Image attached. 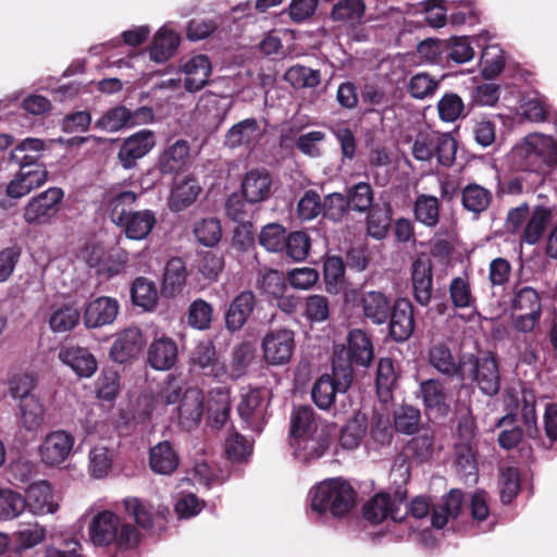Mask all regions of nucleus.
<instances>
[{"label": "nucleus", "mask_w": 557, "mask_h": 557, "mask_svg": "<svg viewBox=\"0 0 557 557\" xmlns=\"http://www.w3.org/2000/svg\"><path fill=\"white\" fill-rule=\"evenodd\" d=\"M120 311L115 298L100 296L86 302L83 313L84 324L88 329H97L112 324Z\"/></svg>", "instance_id": "obj_16"}, {"label": "nucleus", "mask_w": 557, "mask_h": 557, "mask_svg": "<svg viewBox=\"0 0 557 557\" xmlns=\"http://www.w3.org/2000/svg\"><path fill=\"white\" fill-rule=\"evenodd\" d=\"M413 296L421 306H426L432 297L433 275L430 258L423 256L411 265Z\"/></svg>", "instance_id": "obj_23"}, {"label": "nucleus", "mask_w": 557, "mask_h": 557, "mask_svg": "<svg viewBox=\"0 0 557 557\" xmlns=\"http://www.w3.org/2000/svg\"><path fill=\"white\" fill-rule=\"evenodd\" d=\"M178 44V35L175 32L162 27L153 37L150 47L151 60L158 63L169 60L174 54Z\"/></svg>", "instance_id": "obj_42"}, {"label": "nucleus", "mask_w": 557, "mask_h": 557, "mask_svg": "<svg viewBox=\"0 0 557 557\" xmlns=\"http://www.w3.org/2000/svg\"><path fill=\"white\" fill-rule=\"evenodd\" d=\"M284 77L295 88H313L320 84V73L302 65L289 67Z\"/></svg>", "instance_id": "obj_58"}, {"label": "nucleus", "mask_w": 557, "mask_h": 557, "mask_svg": "<svg viewBox=\"0 0 557 557\" xmlns=\"http://www.w3.org/2000/svg\"><path fill=\"white\" fill-rule=\"evenodd\" d=\"M509 160L518 170L541 172L557 164V141L549 135L531 133L513 146Z\"/></svg>", "instance_id": "obj_1"}, {"label": "nucleus", "mask_w": 557, "mask_h": 557, "mask_svg": "<svg viewBox=\"0 0 557 557\" xmlns=\"http://www.w3.org/2000/svg\"><path fill=\"white\" fill-rule=\"evenodd\" d=\"M45 149V143L38 138H26L13 151L12 157L22 165L35 163Z\"/></svg>", "instance_id": "obj_59"}, {"label": "nucleus", "mask_w": 557, "mask_h": 557, "mask_svg": "<svg viewBox=\"0 0 557 557\" xmlns=\"http://www.w3.org/2000/svg\"><path fill=\"white\" fill-rule=\"evenodd\" d=\"M205 407L208 418L215 426H222L228 419L232 400L231 391L226 386H219L208 392Z\"/></svg>", "instance_id": "obj_30"}, {"label": "nucleus", "mask_w": 557, "mask_h": 557, "mask_svg": "<svg viewBox=\"0 0 557 557\" xmlns=\"http://www.w3.org/2000/svg\"><path fill=\"white\" fill-rule=\"evenodd\" d=\"M355 491L341 479H331L319 483L311 498L312 510L322 513L331 511L333 516L346 515L355 504Z\"/></svg>", "instance_id": "obj_3"}, {"label": "nucleus", "mask_w": 557, "mask_h": 557, "mask_svg": "<svg viewBox=\"0 0 557 557\" xmlns=\"http://www.w3.org/2000/svg\"><path fill=\"white\" fill-rule=\"evenodd\" d=\"M261 347L263 359L269 366H285L295 352V333L289 329L270 331L262 338Z\"/></svg>", "instance_id": "obj_9"}, {"label": "nucleus", "mask_w": 557, "mask_h": 557, "mask_svg": "<svg viewBox=\"0 0 557 557\" xmlns=\"http://www.w3.org/2000/svg\"><path fill=\"white\" fill-rule=\"evenodd\" d=\"M194 234L201 245L213 247L222 237L220 221L214 218L202 219L195 224Z\"/></svg>", "instance_id": "obj_56"}, {"label": "nucleus", "mask_w": 557, "mask_h": 557, "mask_svg": "<svg viewBox=\"0 0 557 557\" xmlns=\"http://www.w3.org/2000/svg\"><path fill=\"white\" fill-rule=\"evenodd\" d=\"M405 494L396 492L394 495L379 493L364 506V518L372 523H381L391 518L395 522L403 521L408 515V505Z\"/></svg>", "instance_id": "obj_8"}, {"label": "nucleus", "mask_w": 557, "mask_h": 557, "mask_svg": "<svg viewBox=\"0 0 557 557\" xmlns=\"http://www.w3.org/2000/svg\"><path fill=\"white\" fill-rule=\"evenodd\" d=\"M46 528L38 524H29L13 533V541L17 552L27 550L42 543L46 539Z\"/></svg>", "instance_id": "obj_52"}, {"label": "nucleus", "mask_w": 557, "mask_h": 557, "mask_svg": "<svg viewBox=\"0 0 557 557\" xmlns=\"http://www.w3.org/2000/svg\"><path fill=\"white\" fill-rule=\"evenodd\" d=\"M190 366L203 375L212 376L219 381L233 379L236 374H230L225 364L216 356L215 347L210 342L199 343L191 352Z\"/></svg>", "instance_id": "obj_13"}, {"label": "nucleus", "mask_w": 557, "mask_h": 557, "mask_svg": "<svg viewBox=\"0 0 557 557\" xmlns=\"http://www.w3.org/2000/svg\"><path fill=\"white\" fill-rule=\"evenodd\" d=\"M163 411L153 393H141L133 407V418L138 422L150 419L153 414H162Z\"/></svg>", "instance_id": "obj_63"}, {"label": "nucleus", "mask_w": 557, "mask_h": 557, "mask_svg": "<svg viewBox=\"0 0 557 557\" xmlns=\"http://www.w3.org/2000/svg\"><path fill=\"white\" fill-rule=\"evenodd\" d=\"M201 187L194 177H186L172 190L170 207L181 211L190 206L199 196Z\"/></svg>", "instance_id": "obj_45"}, {"label": "nucleus", "mask_w": 557, "mask_h": 557, "mask_svg": "<svg viewBox=\"0 0 557 557\" xmlns=\"http://www.w3.org/2000/svg\"><path fill=\"white\" fill-rule=\"evenodd\" d=\"M47 181V171L42 165L28 169L22 165L20 173L9 183L7 193L12 198H21Z\"/></svg>", "instance_id": "obj_27"}, {"label": "nucleus", "mask_w": 557, "mask_h": 557, "mask_svg": "<svg viewBox=\"0 0 557 557\" xmlns=\"http://www.w3.org/2000/svg\"><path fill=\"white\" fill-rule=\"evenodd\" d=\"M180 463V458L168 441H163L151 447L149 453V466L151 470L159 474H171Z\"/></svg>", "instance_id": "obj_37"}, {"label": "nucleus", "mask_w": 557, "mask_h": 557, "mask_svg": "<svg viewBox=\"0 0 557 557\" xmlns=\"http://www.w3.org/2000/svg\"><path fill=\"white\" fill-rule=\"evenodd\" d=\"M462 505V493L451 491L443 505L433 508L432 525L437 529L445 527L449 518H455L460 511Z\"/></svg>", "instance_id": "obj_48"}, {"label": "nucleus", "mask_w": 557, "mask_h": 557, "mask_svg": "<svg viewBox=\"0 0 557 557\" xmlns=\"http://www.w3.org/2000/svg\"><path fill=\"white\" fill-rule=\"evenodd\" d=\"M25 510L24 497L12 490H0V520L8 521Z\"/></svg>", "instance_id": "obj_55"}, {"label": "nucleus", "mask_w": 557, "mask_h": 557, "mask_svg": "<svg viewBox=\"0 0 557 557\" xmlns=\"http://www.w3.org/2000/svg\"><path fill=\"white\" fill-rule=\"evenodd\" d=\"M24 502L25 508L34 515L52 513L58 509V505L52 499L51 486L45 481L29 485Z\"/></svg>", "instance_id": "obj_32"}, {"label": "nucleus", "mask_w": 557, "mask_h": 557, "mask_svg": "<svg viewBox=\"0 0 557 557\" xmlns=\"http://www.w3.org/2000/svg\"><path fill=\"white\" fill-rule=\"evenodd\" d=\"M255 307V295L251 292L240 293L230 305L225 314L228 330L237 331L246 323Z\"/></svg>", "instance_id": "obj_40"}, {"label": "nucleus", "mask_w": 557, "mask_h": 557, "mask_svg": "<svg viewBox=\"0 0 557 557\" xmlns=\"http://www.w3.org/2000/svg\"><path fill=\"white\" fill-rule=\"evenodd\" d=\"M213 309L203 299L193 301L188 309V324L197 330H208L211 325Z\"/></svg>", "instance_id": "obj_62"}, {"label": "nucleus", "mask_w": 557, "mask_h": 557, "mask_svg": "<svg viewBox=\"0 0 557 557\" xmlns=\"http://www.w3.org/2000/svg\"><path fill=\"white\" fill-rule=\"evenodd\" d=\"M131 111L125 107H115L104 112L95 123L99 129L115 133L129 126Z\"/></svg>", "instance_id": "obj_51"}, {"label": "nucleus", "mask_w": 557, "mask_h": 557, "mask_svg": "<svg viewBox=\"0 0 557 557\" xmlns=\"http://www.w3.org/2000/svg\"><path fill=\"white\" fill-rule=\"evenodd\" d=\"M154 146V133L150 129H141L124 139L117 152V159L123 169H133L137 160L148 154Z\"/></svg>", "instance_id": "obj_15"}, {"label": "nucleus", "mask_w": 557, "mask_h": 557, "mask_svg": "<svg viewBox=\"0 0 557 557\" xmlns=\"http://www.w3.org/2000/svg\"><path fill=\"white\" fill-rule=\"evenodd\" d=\"M37 386V379L29 373L15 374L9 382V393L14 399L23 401L36 397L33 391Z\"/></svg>", "instance_id": "obj_64"}, {"label": "nucleus", "mask_w": 557, "mask_h": 557, "mask_svg": "<svg viewBox=\"0 0 557 557\" xmlns=\"http://www.w3.org/2000/svg\"><path fill=\"white\" fill-rule=\"evenodd\" d=\"M74 436L64 430L49 432L38 447V454L42 463L49 467H58L65 462L73 451Z\"/></svg>", "instance_id": "obj_10"}, {"label": "nucleus", "mask_w": 557, "mask_h": 557, "mask_svg": "<svg viewBox=\"0 0 557 557\" xmlns=\"http://www.w3.org/2000/svg\"><path fill=\"white\" fill-rule=\"evenodd\" d=\"M113 455L104 446H95L89 451V472L96 479L104 478L112 466Z\"/></svg>", "instance_id": "obj_61"}, {"label": "nucleus", "mask_w": 557, "mask_h": 557, "mask_svg": "<svg viewBox=\"0 0 557 557\" xmlns=\"http://www.w3.org/2000/svg\"><path fill=\"white\" fill-rule=\"evenodd\" d=\"M429 362L440 373L447 376H461V357L456 361L449 347L444 343H435L429 349Z\"/></svg>", "instance_id": "obj_38"}, {"label": "nucleus", "mask_w": 557, "mask_h": 557, "mask_svg": "<svg viewBox=\"0 0 557 557\" xmlns=\"http://www.w3.org/2000/svg\"><path fill=\"white\" fill-rule=\"evenodd\" d=\"M286 231L277 223H270L262 227L259 234V243L267 250L277 252L284 249Z\"/></svg>", "instance_id": "obj_60"}, {"label": "nucleus", "mask_w": 557, "mask_h": 557, "mask_svg": "<svg viewBox=\"0 0 557 557\" xmlns=\"http://www.w3.org/2000/svg\"><path fill=\"white\" fill-rule=\"evenodd\" d=\"M91 541L98 545L115 543L119 547L129 548L139 542V532L129 524L121 522L112 511L104 510L96 515L89 525Z\"/></svg>", "instance_id": "obj_2"}, {"label": "nucleus", "mask_w": 557, "mask_h": 557, "mask_svg": "<svg viewBox=\"0 0 557 557\" xmlns=\"http://www.w3.org/2000/svg\"><path fill=\"white\" fill-rule=\"evenodd\" d=\"M295 458L309 462L323 456L329 447V436L325 431L290 440Z\"/></svg>", "instance_id": "obj_28"}, {"label": "nucleus", "mask_w": 557, "mask_h": 557, "mask_svg": "<svg viewBox=\"0 0 557 557\" xmlns=\"http://www.w3.org/2000/svg\"><path fill=\"white\" fill-rule=\"evenodd\" d=\"M363 0H338L331 11V18L346 27H356L364 22Z\"/></svg>", "instance_id": "obj_36"}, {"label": "nucleus", "mask_w": 557, "mask_h": 557, "mask_svg": "<svg viewBox=\"0 0 557 557\" xmlns=\"http://www.w3.org/2000/svg\"><path fill=\"white\" fill-rule=\"evenodd\" d=\"M189 154V143L178 139L162 150L158 158L157 168L162 174L177 173L187 166Z\"/></svg>", "instance_id": "obj_25"}, {"label": "nucleus", "mask_w": 557, "mask_h": 557, "mask_svg": "<svg viewBox=\"0 0 557 557\" xmlns=\"http://www.w3.org/2000/svg\"><path fill=\"white\" fill-rule=\"evenodd\" d=\"M520 114L531 122H542L548 113L545 98L537 91L527 92L520 102Z\"/></svg>", "instance_id": "obj_49"}, {"label": "nucleus", "mask_w": 557, "mask_h": 557, "mask_svg": "<svg viewBox=\"0 0 557 557\" xmlns=\"http://www.w3.org/2000/svg\"><path fill=\"white\" fill-rule=\"evenodd\" d=\"M419 395L429 413L444 416L449 408V394L444 384L436 379L421 382Z\"/></svg>", "instance_id": "obj_26"}, {"label": "nucleus", "mask_w": 557, "mask_h": 557, "mask_svg": "<svg viewBox=\"0 0 557 557\" xmlns=\"http://www.w3.org/2000/svg\"><path fill=\"white\" fill-rule=\"evenodd\" d=\"M59 359L79 377H90L98 368L96 358L86 348L65 346L59 351Z\"/></svg>", "instance_id": "obj_24"}, {"label": "nucleus", "mask_w": 557, "mask_h": 557, "mask_svg": "<svg viewBox=\"0 0 557 557\" xmlns=\"http://www.w3.org/2000/svg\"><path fill=\"white\" fill-rule=\"evenodd\" d=\"M321 431H324V428L314 418V412L310 407L304 406L295 409L290 420V440Z\"/></svg>", "instance_id": "obj_41"}, {"label": "nucleus", "mask_w": 557, "mask_h": 557, "mask_svg": "<svg viewBox=\"0 0 557 557\" xmlns=\"http://www.w3.org/2000/svg\"><path fill=\"white\" fill-rule=\"evenodd\" d=\"M116 222L131 240H143L149 236L157 224L156 212L149 209L128 211V213Z\"/></svg>", "instance_id": "obj_20"}, {"label": "nucleus", "mask_w": 557, "mask_h": 557, "mask_svg": "<svg viewBox=\"0 0 557 557\" xmlns=\"http://www.w3.org/2000/svg\"><path fill=\"white\" fill-rule=\"evenodd\" d=\"M397 375L394 363L388 358H382L379 361L376 370V389L381 399L386 401L396 384Z\"/></svg>", "instance_id": "obj_53"}, {"label": "nucleus", "mask_w": 557, "mask_h": 557, "mask_svg": "<svg viewBox=\"0 0 557 557\" xmlns=\"http://www.w3.org/2000/svg\"><path fill=\"white\" fill-rule=\"evenodd\" d=\"M440 79L428 73H418L413 75L408 83V91L414 99H426L432 97L437 90Z\"/></svg>", "instance_id": "obj_57"}, {"label": "nucleus", "mask_w": 557, "mask_h": 557, "mask_svg": "<svg viewBox=\"0 0 557 557\" xmlns=\"http://www.w3.org/2000/svg\"><path fill=\"white\" fill-rule=\"evenodd\" d=\"M269 394L263 388H248L240 395L237 411L252 430L260 431L265 422Z\"/></svg>", "instance_id": "obj_12"}, {"label": "nucleus", "mask_w": 557, "mask_h": 557, "mask_svg": "<svg viewBox=\"0 0 557 557\" xmlns=\"http://www.w3.org/2000/svg\"><path fill=\"white\" fill-rule=\"evenodd\" d=\"M449 297L455 308L471 309L465 321H473L479 315L475 310L476 298L472 294L470 281L467 276L454 277L449 284Z\"/></svg>", "instance_id": "obj_35"}, {"label": "nucleus", "mask_w": 557, "mask_h": 557, "mask_svg": "<svg viewBox=\"0 0 557 557\" xmlns=\"http://www.w3.org/2000/svg\"><path fill=\"white\" fill-rule=\"evenodd\" d=\"M347 356L351 363L369 366L373 359L370 337L361 330H352L347 337Z\"/></svg>", "instance_id": "obj_39"}, {"label": "nucleus", "mask_w": 557, "mask_h": 557, "mask_svg": "<svg viewBox=\"0 0 557 557\" xmlns=\"http://www.w3.org/2000/svg\"><path fill=\"white\" fill-rule=\"evenodd\" d=\"M272 178L265 170L248 171L242 182V191L246 201L257 203L270 197Z\"/></svg>", "instance_id": "obj_29"}, {"label": "nucleus", "mask_w": 557, "mask_h": 557, "mask_svg": "<svg viewBox=\"0 0 557 557\" xmlns=\"http://www.w3.org/2000/svg\"><path fill=\"white\" fill-rule=\"evenodd\" d=\"M133 181H123L109 187L103 195V206L108 211L112 222H121L128 211L127 207L134 205L140 191Z\"/></svg>", "instance_id": "obj_11"}, {"label": "nucleus", "mask_w": 557, "mask_h": 557, "mask_svg": "<svg viewBox=\"0 0 557 557\" xmlns=\"http://www.w3.org/2000/svg\"><path fill=\"white\" fill-rule=\"evenodd\" d=\"M144 344V336L139 327H126L116 334L110 349V357L117 363L127 362L140 352Z\"/></svg>", "instance_id": "obj_17"}, {"label": "nucleus", "mask_w": 557, "mask_h": 557, "mask_svg": "<svg viewBox=\"0 0 557 557\" xmlns=\"http://www.w3.org/2000/svg\"><path fill=\"white\" fill-rule=\"evenodd\" d=\"M389 334L397 342L408 339L414 330L413 306L407 298H399L391 307Z\"/></svg>", "instance_id": "obj_21"}, {"label": "nucleus", "mask_w": 557, "mask_h": 557, "mask_svg": "<svg viewBox=\"0 0 557 557\" xmlns=\"http://www.w3.org/2000/svg\"><path fill=\"white\" fill-rule=\"evenodd\" d=\"M180 71L184 74L185 89L189 92H195L207 85L212 65L207 55L197 54L183 60Z\"/></svg>", "instance_id": "obj_18"}, {"label": "nucleus", "mask_w": 557, "mask_h": 557, "mask_svg": "<svg viewBox=\"0 0 557 557\" xmlns=\"http://www.w3.org/2000/svg\"><path fill=\"white\" fill-rule=\"evenodd\" d=\"M79 321V312L71 306L54 309L49 318L50 329L55 333H63L74 329Z\"/></svg>", "instance_id": "obj_54"}, {"label": "nucleus", "mask_w": 557, "mask_h": 557, "mask_svg": "<svg viewBox=\"0 0 557 557\" xmlns=\"http://www.w3.org/2000/svg\"><path fill=\"white\" fill-rule=\"evenodd\" d=\"M63 198L60 188H49L33 198L24 209V219L29 224H44L50 221L59 210Z\"/></svg>", "instance_id": "obj_14"}, {"label": "nucleus", "mask_w": 557, "mask_h": 557, "mask_svg": "<svg viewBox=\"0 0 557 557\" xmlns=\"http://www.w3.org/2000/svg\"><path fill=\"white\" fill-rule=\"evenodd\" d=\"M77 257L89 268L95 269L99 277L106 280L124 273L128 264L126 252L107 253L103 247L96 244H87Z\"/></svg>", "instance_id": "obj_6"}, {"label": "nucleus", "mask_w": 557, "mask_h": 557, "mask_svg": "<svg viewBox=\"0 0 557 557\" xmlns=\"http://www.w3.org/2000/svg\"><path fill=\"white\" fill-rule=\"evenodd\" d=\"M460 372L461 381H475L480 389L488 396L496 395L500 388L498 364L493 356L476 358L473 355H463Z\"/></svg>", "instance_id": "obj_5"}, {"label": "nucleus", "mask_w": 557, "mask_h": 557, "mask_svg": "<svg viewBox=\"0 0 557 557\" xmlns=\"http://www.w3.org/2000/svg\"><path fill=\"white\" fill-rule=\"evenodd\" d=\"M461 200L465 209L473 213H481L490 206L492 194L478 184H470L463 188Z\"/></svg>", "instance_id": "obj_50"}, {"label": "nucleus", "mask_w": 557, "mask_h": 557, "mask_svg": "<svg viewBox=\"0 0 557 557\" xmlns=\"http://www.w3.org/2000/svg\"><path fill=\"white\" fill-rule=\"evenodd\" d=\"M203 411L202 391L197 387L185 388L177 407L180 424L186 430L196 428L201 421Z\"/></svg>", "instance_id": "obj_19"}, {"label": "nucleus", "mask_w": 557, "mask_h": 557, "mask_svg": "<svg viewBox=\"0 0 557 557\" xmlns=\"http://www.w3.org/2000/svg\"><path fill=\"white\" fill-rule=\"evenodd\" d=\"M20 423L28 432H37L45 421V406L38 397L20 401Z\"/></svg>", "instance_id": "obj_43"}, {"label": "nucleus", "mask_w": 557, "mask_h": 557, "mask_svg": "<svg viewBox=\"0 0 557 557\" xmlns=\"http://www.w3.org/2000/svg\"><path fill=\"white\" fill-rule=\"evenodd\" d=\"M413 211L418 222L433 227L440 219V201L435 196L419 195L416 198Z\"/></svg>", "instance_id": "obj_47"}, {"label": "nucleus", "mask_w": 557, "mask_h": 557, "mask_svg": "<svg viewBox=\"0 0 557 557\" xmlns=\"http://www.w3.org/2000/svg\"><path fill=\"white\" fill-rule=\"evenodd\" d=\"M510 310L516 331L521 333L534 331L542 317L539 293L529 286L517 287L510 301Z\"/></svg>", "instance_id": "obj_4"}, {"label": "nucleus", "mask_w": 557, "mask_h": 557, "mask_svg": "<svg viewBox=\"0 0 557 557\" xmlns=\"http://www.w3.org/2000/svg\"><path fill=\"white\" fill-rule=\"evenodd\" d=\"M350 368L333 369L332 374L321 375L312 386L311 397L322 410H327L335 401L337 394L346 393L351 384Z\"/></svg>", "instance_id": "obj_7"}, {"label": "nucleus", "mask_w": 557, "mask_h": 557, "mask_svg": "<svg viewBox=\"0 0 557 557\" xmlns=\"http://www.w3.org/2000/svg\"><path fill=\"white\" fill-rule=\"evenodd\" d=\"M367 431V418L361 412H356L347 421L339 437L341 446L345 449L357 448Z\"/></svg>", "instance_id": "obj_46"}, {"label": "nucleus", "mask_w": 557, "mask_h": 557, "mask_svg": "<svg viewBox=\"0 0 557 557\" xmlns=\"http://www.w3.org/2000/svg\"><path fill=\"white\" fill-rule=\"evenodd\" d=\"M187 269L181 258L170 259L164 268L161 284V294L163 297L173 298L181 294L186 285Z\"/></svg>", "instance_id": "obj_33"}, {"label": "nucleus", "mask_w": 557, "mask_h": 557, "mask_svg": "<svg viewBox=\"0 0 557 557\" xmlns=\"http://www.w3.org/2000/svg\"><path fill=\"white\" fill-rule=\"evenodd\" d=\"M358 306L367 319L379 325L385 323L391 313L389 299L376 290L360 294Z\"/></svg>", "instance_id": "obj_31"}, {"label": "nucleus", "mask_w": 557, "mask_h": 557, "mask_svg": "<svg viewBox=\"0 0 557 557\" xmlns=\"http://www.w3.org/2000/svg\"><path fill=\"white\" fill-rule=\"evenodd\" d=\"M131 297L133 304L145 311H152L158 304V290L156 284L146 278L137 277L131 287Z\"/></svg>", "instance_id": "obj_44"}, {"label": "nucleus", "mask_w": 557, "mask_h": 557, "mask_svg": "<svg viewBox=\"0 0 557 557\" xmlns=\"http://www.w3.org/2000/svg\"><path fill=\"white\" fill-rule=\"evenodd\" d=\"M178 357V348L176 343L169 336H160L154 338L147 350L148 364L158 371H166L172 369Z\"/></svg>", "instance_id": "obj_22"}, {"label": "nucleus", "mask_w": 557, "mask_h": 557, "mask_svg": "<svg viewBox=\"0 0 557 557\" xmlns=\"http://www.w3.org/2000/svg\"><path fill=\"white\" fill-rule=\"evenodd\" d=\"M262 129L256 119H246L233 125L225 135V145L230 148L251 146L259 141Z\"/></svg>", "instance_id": "obj_34"}]
</instances>
